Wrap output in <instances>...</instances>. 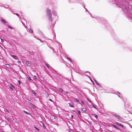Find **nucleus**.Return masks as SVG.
<instances>
[{
    "label": "nucleus",
    "instance_id": "37",
    "mask_svg": "<svg viewBox=\"0 0 132 132\" xmlns=\"http://www.w3.org/2000/svg\"><path fill=\"white\" fill-rule=\"evenodd\" d=\"M94 80L95 81L96 84H97L98 83L97 82V81L95 79H94Z\"/></svg>",
    "mask_w": 132,
    "mask_h": 132
},
{
    "label": "nucleus",
    "instance_id": "28",
    "mask_svg": "<svg viewBox=\"0 0 132 132\" xmlns=\"http://www.w3.org/2000/svg\"><path fill=\"white\" fill-rule=\"evenodd\" d=\"M16 15H17L18 16V17L19 18H20V16L19 15L18 13H16L15 14Z\"/></svg>",
    "mask_w": 132,
    "mask_h": 132
},
{
    "label": "nucleus",
    "instance_id": "11",
    "mask_svg": "<svg viewBox=\"0 0 132 132\" xmlns=\"http://www.w3.org/2000/svg\"><path fill=\"white\" fill-rule=\"evenodd\" d=\"M82 111L84 112H85L86 111V109L85 108H83L82 109Z\"/></svg>",
    "mask_w": 132,
    "mask_h": 132
},
{
    "label": "nucleus",
    "instance_id": "22",
    "mask_svg": "<svg viewBox=\"0 0 132 132\" xmlns=\"http://www.w3.org/2000/svg\"><path fill=\"white\" fill-rule=\"evenodd\" d=\"M11 87H12L13 88H14L15 87L13 85L11 84Z\"/></svg>",
    "mask_w": 132,
    "mask_h": 132
},
{
    "label": "nucleus",
    "instance_id": "3",
    "mask_svg": "<svg viewBox=\"0 0 132 132\" xmlns=\"http://www.w3.org/2000/svg\"><path fill=\"white\" fill-rule=\"evenodd\" d=\"M112 114L114 116H115L116 118L119 120H121L122 119V118L120 116L118 115L115 113H112Z\"/></svg>",
    "mask_w": 132,
    "mask_h": 132
},
{
    "label": "nucleus",
    "instance_id": "45",
    "mask_svg": "<svg viewBox=\"0 0 132 132\" xmlns=\"http://www.w3.org/2000/svg\"><path fill=\"white\" fill-rule=\"evenodd\" d=\"M6 111L7 112H8V113H9V111L8 110H6Z\"/></svg>",
    "mask_w": 132,
    "mask_h": 132
},
{
    "label": "nucleus",
    "instance_id": "21",
    "mask_svg": "<svg viewBox=\"0 0 132 132\" xmlns=\"http://www.w3.org/2000/svg\"><path fill=\"white\" fill-rule=\"evenodd\" d=\"M77 112L79 115L81 114V112L79 110H77Z\"/></svg>",
    "mask_w": 132,
    "mask_h": 132
},
{
    "label": "nucleus",
    "instance_id": "31",
    "mask_svg": "<svg viewBox=\"0 0 132 132\" xmlns=\"http://www.w3.org/2000/svg\"><path fill=\"white\" fill-rule=\"evenodd\" d=\"M28 100L29 101H30L31 100V98L30 97H29L28 98Z\"/></svg>",
    "mask_w": 132,
    "mask_h": 132
},
{
    "label": "nucleus",
    "instance_id": "8",
    "mask_svg": "<svg viewBox=\"0 0 132 132\" xmlns=\"http://www.w3.org/2000/svg\"><path fill=\"white\" fill-rule=\"evenodd\" d=\"M26 64H27L28 66H30V64H31V63L30 62H29V61H27L26 62Z\"/></svg>",
    "mask_w": 132,
    "mask_h": 132
},
{
    "label": "nucleus",
    "instance_id": "34",
    "mask_svg": "<svg viewBox=\"0 0 132 132\" xmlns=\"http://www.w3.org/2000/svg\"><path fill=\"white\" fill-rule=\"evenodd\" d=\"M60 91L62 92L63 91V90L62 88H60Z\"/></svg>",
    "mask_w": 132,
    "mask_h": 132
},
{
    "label": "nucleus",
    "instance_id": "26",
    "mask_svg": "<svg viewBox=\"0 0 132 132\" xmlns=\"http://www.w3.org/2000/svg\"><path fill=\"white\" fill-rule=\"evenodd\" d=\"M34 127H35V128H36V129L37 130H38V131H39V130H39V129H38V128H37V127H36L35 126H34Z\"/></svg>",
    "mask_w": 132,
    "mask_h": 132
},
{
    "label": "nucleus",
    "instance_id": "1",
    "mask_svg": "<svg viewBox=\"0 0 132 132\" xmlns=\"http://www.w3.org/2000/svg\"><path fill=\"white\" fill-rule=\"evenodd\" d=\"M119 6L120 7L122 8V10H123L125 13L128 15L129 18L132 21V13L129 14V11L128 10L129 7L128 6L127 7V6H126L125 5L121 6V5H120Z\"/></svg>",
    "mask_w": 132,
    "mask_h": 132
},
{
    "label": "nucleus",
    "instance_id": "36",
    "mask_svg": "<svg viewBox=\"0 0 132 132\" xmlns=\"http://www.w3.org/2000/svg\"><path fill=\"white\" fill-rule=\"evenodd\" d=\"M18 63H21V61H18Z\"/></svg>",
    "mask_w": 132,
    "mask_h": 132
},
{
    "label": "nucleus",
    "instance_id": "29",
    "mask_svg": "<svg viewBox=\"0 0 132 132\" xmlns=\"http://www.w3.org/2000/svg\"><path fill=\"white\" fill-rule=\"evenodd\" d=\"M34 78L35 79H37V77L36 76H34Z\"/></svg>",
    "mask_w": 132,
    "mask_h": 132
},
{
    "label": "nucleus",
    "instance_id": "9",
    "mask_svg": "<svg viewBox=\"0 0 132 132\" xmlns=\"http://www.w3.org/2000/svg\"><path fill=\"white\" fill-rule=\"evenodd\" d=\"M1 22H3V24L7 23V22L3 19H1Z\"/></svg>",
    "mask_w": 132,
    "mask_h": 132
},
{
    "label": "nucleus",
    "instance_id": "19",
    "mask_svg": "<svg viewBox=\"0 0 132 132\" xmlns=\"http://www.w3.org/2000/svg\"><path fill=\"white\" fill-rule=\"evenodd\" d=\"M67 59L68 60H69V61H70L71 62H72V61H71V59H70V58H68V57H67Z\"/></svg>",
    "mask_w": 132,
    "mask_h": 132
},
{
    "label": "nucleus",
    "instance_id": "20",
    "mask_svg": "<svg viewBox=\"0 0 132 132\" xmlns=\"http://www.w3.org/2000/svg\"><path fill=\"white\" fill-rule=\"evenodd\" d=\"M87 76L90 79V80L92 82V83H94V82H93V80H92V79H91V78H90V77L88 76Z\"/></svg>",
    "mask_w": 132,
    "mask_h": 132
},
{
    "label": "nucleus",
    "instance_id": "51",
    "mask_svg": "<svg viewBox=\"0 0 132 132\" xmlns=\"http://www.w3.org/2000/svg\"><path fill=\"white\" fill-rule=\"evenodd\" d=\"M37 39H38V40H39V39H38V38H37Z\"/></svg>",
    "mask_w": 132,
    "mask_h": 132
},
{
    "label": "nucleus",
    "instance_id": "52",
    "mask_svg": "<svg viewBox=\"0 0 132 132\" xmlns=\"http://www.w3.org/2000/svg\"><path fill=\"white\" fill-rule=\"evenodd\" d=\"M131 128H132V126H131Z\"/></svg>",
    "mask_w": 132,
    "mask_h": 132
},
{
    "label": "nucleus",
    "instance_id": "46",
    "mask_svg": "<svg viewBox=\"0 0 132 132\" xmlns=\"http://www.w3.org/2000/svg\"><path fill=\"white\" fill-rule=\"evenodd\" d=\"M73 115H71V118H73Z\"/></svg>",
    "mask_w": 132,
    "mask_h": 132
},
{
    "label": "nucleus",
    "instance_id": "2",
    "mask_svg": "<svg viewBox=\"0 0 132 132\" xmlns=\"http://www.w3.org/2000/svg\"><path fill=\"white\" fill-rule=\"evenodd\" d=\"M46 14L47 16L49 17V20L51 22L52 21V19L51 10L48 8L47 9Z\"/></svg>",
    "mask_w": 132,
    "mask_h": 132
},
{
    "label": "nucleus",
    "instance_id": "49",
    "mask_svg": "<svg viewBox=\"0 0 132 132\" xmlns=\"http://www.w3.org/2000/svg\"><path fill=\"white\" fill-rule=\"evenodd\" d=\"M21 22H22V24H23V25H24V23H23V21H21Z\"/></svg>",
    "mask_w": 132,
    "mask_h": 132
},
{
    "label": "nucleus",
    "instance_id": "30",
    "mask_svg": "<svg viewBox=\"0 0 132 132\" xmlns=\"http://www.w3.org/2000/svg\"><path fill=\"white\" fill-rule=\"evenodd\" d=\"M28 80H31V78L30 77H28Z\"/></svg>",
    "mask_w": 132,
    "mask_h": 132
},
{
    "label": "nucleus",
    "instance_id": "25",
    "mask_svg": "<svg viewBox=\"0 0 132 132\" xmlns=\"http://www.w3.org/2000/svg\"><path fill=\"white\" fill-rule=\"evenodd\" d=\"M46 65H47V66L48 67V68H49L50 67V66L48 64H46Z\"/></svg>",
    "mask_w": 132,
    "mask_h": 132
},
{
    "label": "nucleus",
    "instance_id": "35",
    "mask_svg": "<svg viewBox=\"0 0 132 132\" xmlns=\"http://www.w3.org/2000/svg\"><path fill=\"white\" fill-rule=\"evenodd\" d=\"M118 94L119 95V96H119V97H120V98H121V97L120 96V93H119V92H118Z\"/></svg>",
    "mask_w": 132,
    "mask_h": 132
},
{
    "label": "nucleus",
    "instance_id": "18",
    "mask_svg": "<svg viewBox=\"0 0 132 132\" xmlns=\"http://www.w3.org/2000/svg\"><path fill=\"white\" fill-rule=\"evenodd\" d=\"M94 117L96 119H97L98 117H97V115L96 114H94Z\"/></svg>",
    "mask_w": 132,
    "mask_h": 132
},
{
    "label": "nucleus",
    "instance_id": "5",
    "mask_svg": "<svg viewBox=\"0 0 132 132\" xmlns=\"http://www.w3.org/2000/svg\"><path fill=\"white\" fill-rule=\"evenodd\" d=\"M11 56L14 59L16 60H17L18 59V57H17V56L15 55H11Z\"/></svg>",
    "mask_w": 132,
    "mask_h": 132
},
{
    "label": "nucleus",
    "instance_id": "32",
    "mask_svg": "<svg viewBox=\"0 0 132 132\" xmlns=\"http://www.w3.org/2000/svg\"><path fill=\"white\" fill-rule=\"evenodd\" d=\"M1 42L2 43H3L4 42L3 39H2L1 38Z\"/></svg>",
    "mask_w": 132,
    "mask_h": 132
},
{
    "label": "nucleus",
    "instance_id": "10",
    "mask_svg": "<svg viewBox=\"0 0 132 132\" xmlns=\"http://www.w3.org/2000/svg\"><path fill=\"white\" fill-rule=\"evenodd\" d=\"M6 67L7 68L9 69L10 68V66L9 64H7L6 65Z\"/></svg>",
    "mask_w": 132,
    "mask_h": 132
},
{
    "label": "nucleus",
    "instance_id": "42",
    "mask_svg": "<svg viewBox=\"0 0 132 132\" xmlns=\"http://www.w3.org/2000/svg\"><path fill=\"white\" fill-rule=\"evenodd\" d=\"M93 107H94V108H95V109H97V108H96V107L95 106H93Z\"/></svg>",
    "mask_w": 132,
    "mask_h": 132
},
{
    "label": "nucleus",
    "instance_id": "4",
    "mask_svg": "<svg viewBox=\"0 0 132 132\" xmlns=\"http://www.w3.org/2000/svg\"><path fill=\"white\" fill-rule=\"evenodd\" d=\"M116 123L118 126H121L122 128H125V127L122 124L117 122Z\"/></svg>",
    "mask_w": 132,
    "mask_h": 132
},
{
    "label": "nucleus",
    "instance_id": "48",
    "mask_svg": "<svg viewBox=\"0 0 132 132\" xmlns=\"http://www.w3.org/2000/svg\"><path fill=\"white\" fill-rule=\"evenodd\" d=\"M86 9V11H88V12H89L88 11V10H87V9Z\"/></svg>",
    "mask_w": 132,
    "mask_h": 132
},
{
    "label": "nucleus",
    "instance_id": "50",
    "mask_svg": "<svg viewBox=\"0 0 132 132\" xmlns=\"http://www.w3.org/2000/svg\"><path fill=\"white\" fill-rule=\"evenodd\" d=\"M90 15H91V16H92V18H93V17L92 16V14H90Z\"/></svg>",
    "mask_w": 132,
    "mask_h": 132
},
{
    "label": "nucleus",
    "instance_id": "44",
    "mask_svg": "<svg viewBox=\"0 0 132 132\" xmlns=\"http://www.w3.org/2000/svg\"><path fill=\"white\" fill-rule=\"evenodd\" d=\"M49 100L50 101H51V102H53L52 100L51 99H49Z\"/></svg>",
    "mask_w": 132,
    "mask_h": 132
},
{
    "label": "nucleus",
    "instance_id": "27",
    "mask_svg": "<svg viewBox=\"0 0 132 132\" xmlns=\"http://www.w3.org/2000/svg\"><path fill=\"white\" fill-rule=\"evenodd\" d=\"M75 100H76V101L77 102H79V100L77 99L76 98Z\"/></svg>",
    "mask_w": 132,
    "mask_h": 132
},
{
    "label": "nucleus",
    "instance_id": "24",
    "mask_svg": "<svg viewBox=\"0 0 132 132\" xmlns=\"http://www.w3.org/2000/svg\"><path fill=\"white\" fill-rule=\"evenodd\" d=\"M96 84L97 85H98V86H100V87H101V85L100 84L98 83V82Z\"/></svg>",
    "mask_w": 132,
    "mask_h": 132
},
{
    "label": "nucleus",
    "instance_id": "39",
    "mask_svg": "<svg viewBox=\"0 0 132 132\" xmlns=\"http://www.w3.org/2000/svg\"><path fill=\"white\" fill-rule=\"evenodd\" d=\"M18 82H19V84L20 85V80H18Z\"/></svg>",
    "mask_w": 132,
    "mask_h": 132
},
{
    "label": "nucleus",
    "instance_id": "33",
    "mask_svg": "<svg viewBox=\"0 0 132 132\" xmlns=\"http://www.w3.org/2000/svg\"><path fill=\"white\" fill-rule=\"evenodd\" d=\"M7 120L8 121L10 122H11L10 120V119H9V118H7Z\"/></svg>",
    "mask_w": 132,
    "mask_h": 132
},
{
    "label": "nucleus",
    "instance_id": "43",
    "mask_svg": "<svg viewBox=\"0 0 132 132\" xmlns=\"http://www.w3.org/2000/svg\"><path fill=\"white\" fill-rule=\"evenodd\" d=\"M39 40H40V41L41 42H42V43H43V41H42V40L41 39H39Z\"/></svg>",
    "mask_w": 132,
    "mask_h": 132
},
{
    "label": "nucleus",
    "instance_id": "41",
    "mask_svg": "<svg viewBox=\"0 0 132 132\" xmlns=\"http://www.w3.org/2000/svg\"><path fill=\"white\" fill-rule=\"evenodd\" d=\"M8 27L9 28H10V29H12V28L11 27H10V26H8Z\"/></svg>",
    "mask_w": 132,
    "mask_h": 132
},
{
    "label": "nucleus",
    "instance_id": "23",
    "mask_svg": "<svg viewBox=\"0 0 132 132\" xmlns=\"http://www.w3.org/2000/svg\"><path fill=\"white\" fill-rule=\"evenodd\" d=\"M96 84L97 85H98V86H100V87H101V85L100 84L98 83V82Z\"/></svg>",
    "mask_w": 132,
    "mask_h": 132
},
{
    "label": "nucleus",
    "instance_id": "38",
    "mask_svg": "<svg viewBox=\"0 0 132 132\" xmlns=\"http://www.w3.org/2000/svg\"><path fill=\"white\" fill-rule=\"evenodd\" d=\"M81 102L82 104H83V105H85V103L82 101H81Z\"/></svg>",
    "mask_w": 132,
    "mask_h": 132
},
{
    "label": "nucleus",
    "instance_id": "14",
    "mask_svg": "<svg viewBox=\"0 0 132 132\" xmlns=\"http://www.w3.org/2000/svg\"><path fill=\"white\" fill-rule=\"evenodd\" d=\"M69 106L71 107L74 108V106L72 105V104L71 103H69Z\"/></svg>",
    "mask_w": 132,
    "mask_h": 132
},
{
    "label": "nucleus",
    "instance_id": "13",
    "mask_svg": "<svg viewBox=\"0 0 132 132\" xmlns=\"http://www.w3.org/2000/svg\"><path fill=\"white\" fill-rule=\"evenodd\" d=\"M42 125H43V127L44 128V129H46V126H45V125H44V123L43 122H42Z\"/></svg>",
    "mask_w": 132,
    "mask_h": 132
},
{
    "label": "nucleus",
    "instance_id": "7",
    "mask_svg": "<svg viewBox=\"0 0 132 132\" xmlns=\"http://www.w3.org/2000/svg\"><path fill=\"white\" fill-rule=\"evenodd\" d=\"M112 126L113 127H114L115 129L117 130H119V129L118 128V127L115 126L114 125L112 124Z\"/></svg>",
    "mask_w": 132,
    "mask_h": 132
},
{
    "label": "nucleus",
    "instance_id": "6",
    "mask_svg": "<svg viewBox=\"0 0 132 132\" xmlns=\"http://www.w3.org/2000/svg\"><path fill=\"white\" fill-rule=\"evenodd\" d=\"M52 13L54 16H56L57 15L56 12L54 10L52 11Z\"/></svg>",
    "mask_w": 132,
    "mask_h": 132
},
{
    "label": "nucleus",
    "instance_id": "40",
    "mask_svg": "<svg viewBox=\"0 0 132 132\" xmlns=\"http://www.w3.org/2000/svg\"><path fill=\"white\" fill-rule=\"evenodd\" d=\"M87 100L88 101H89V102H91V101L90 100H89L88 98H87Z\"/></svg>",
    "mask_w": 132,
    "mask_h": 132
},
{
    "label": "nucleus",
    "instance_id": "47",
    "mask_svg": "<svg viewBox=\"0 0 132 132\" xmlns=\"http://www.w3.org/2000/svg\"><path fill=\"white\" fill-rule=\"evenodd\" d=\"M10 89L12 90H13V89L11 87H10Z\"/></svg>",
    "mask_w": 132,
    "mask_h": 132
},
{
    "label": "nucleus",
    "instance_id": "12",
    "mask_svg": "<svg viewBox=\"0 0 132 132\" xmlns=\"http://www.w3.org/2000/svg\"><path fill=\"white\" fill-rule=\"evenodd\" d=\"M29 105H30V106L31 107H33V108L34 107V105L33 104H32V103H29Z\"/></svg>",
    "mask_w": 132,
    "mask_h": 132
},
{
    "label": "nucleus",
    "instance_id": "17",
    "mask_svg": "<svg viewBox=\"0 0 132 132\" xmlns=\"http://www.w3.org/2000/svg\"><path fill=\"white\" fill-rule=\"evenodd\" d=\"M32 93L33 94L35 95H36V93L34 92V91H32Z\"/></svg>",
    "mask_w": 132,
    "mask_h": 132
},
{
    "label": "nucleus",
    "instance_id": "16",
    "mask_svg": "<svg viewBox=\"0 0 132 132\" xmlns=\"http://www.w3.org/2000/svg\"><path fill=\"white\" fill-rule=\"evenodd\" d=\"M29 32H30L31 33H32L33 32V31L31 29H29Z\"/></svg>",
    "mask_w": 132,
    "mask_h": 132
},
{
    "label": "nucleus",
    "instance_id": "15",
    "mask_svg": "<svg viewBox=\"0 0 132 132\" xmlns=\"http://www.w3.org/2000/svg\"><path fill=\"white\" fill-rule=\"evenodd\" d=\"M23 112L26 113L28 115H31L30 114V113H28V112H27L25 111H23Z\"/></svg>",
    "mask_w": 132,
    "mask_h": 132
}]
</instances>
